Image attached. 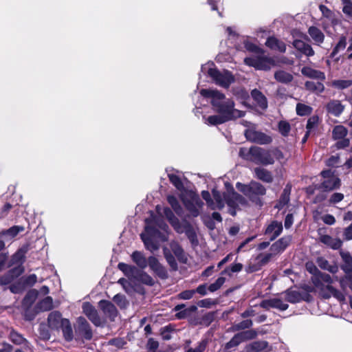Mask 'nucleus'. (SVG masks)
Returning <instances> with one entry per match:
<instances>
[{
  "label": "nucleus",
  "instance_id": "nucleus-44",
  "mask_svg": "<svg viewBox=\"0 0 352 352\" xmlns=\"http://www.w3.org/2000/svg\"><path fill=\"white\" fill-rule=\"evenodd\" d=\"M118 267L128 277L133 276L137 271L135 267L127 265L124 263H120L118 265Z\"/></svg>",
  "mask_w": 352,
  "mask_h": 352
},
{
  "label": "nucleus",
  "instance_id": "nucleus-23",
  "mask_svg": "<svg viewBox=\"0 0 352 352\" xmlns=\"http://www.w3.org/2000/svg\"><path fill=\"white\" fill-rule=\"evenodd\" d=\"M282 231V223L274 221L265 229V234L269 236L270 241H273L281 234Z\"/></svg>",
  "mask_w": 352,
  "mask_h": 352
},
{
  "label": "nucleus",
  "instance_id": "nucleus-31",
  "mask_svg": "<svg viewBox=\"0 0 352 352\" xmlns=\"http://www.w3.org/2000/svg\"><path fill=\"white\" fill-rule=\"evenodd\" d=\"M308 33L316 45H320L323 43L324 35L318 28L314 26L310 27L308 30Z\"/></svg>",
  "mask_w": 352,
  "mask_h": 352
},
{
  "label": "nucleus",
  "instance_id": "nucleus-19",
  "mask_svg": "<svg viewBox=\"0 0 352 352\" xmlns=\"http://www.w3.org/2000/svg\"><path fill=\"white\" fill-rule=\"evenodd\" d=\"M23 272L24 267L22 265H18L10 270L0 278V285H6L10 284L15 278L22 274Z\"/></svg>",
  "mask_w": 352,
  "mask_h": 352
},
{
  "label": "nucleus",
  "instance_id": "nucleus-48",
  "mask_svg": "<svg viewBox=\"0 0 352 352\" xmlns=\"http://www.w3.org/2000/svg\"><path fill=\"white\" fill-rule=\"evenodd\" d=\"M184 232L186 234L192 244H197L198 241L196 232L192 226L187 223H186V228Z\"/></svg>",
  "mask_w": 352,
  "mask_h": 352
},
{
  "label": "nucleus",
  "instance_id": "nucleus-39",
  "mask_svg": "<svg viewBox=\"0 0 352 352\" xmlns=\"http://www.w3.org/2000/svg\"><path fill=\"white\" fill-rule=\"evenodd\" d=\"M170 247L175 256L180 261L184 262L186 258H185L184 252L182 247L179 245L178 243L175 241H172L170 243Z\"/></svg>",
  "mask_w": 352,
  "mask_h": 352
},
{
  "label": "nucleus",
  "instance_id": "nucleus-42",
  "mask_svg": "<svg viewBox=\"0 0 352 352\" xmlns=\"http://www.w3.org/2000/svg\"><path fill=\"white\" fill-rule=\"evenodd\" d=\"M275 79L282 83H288L293 80V76L283 70L277 71L274 74Z\"/></svg>",
  "mask_w": 352,
  "mask_h": 352
},
{
  "label": "nucleus",
  "instance_id": "nucleus-53",
  "mask_svg": "<svg viewBox=\"0 0 352 352\" xmlns=\"http://www.w3.org/2000/svg\"><path fill=\"white\" fill-rule=\"evenodd\" d=\"M168 176L170 182L175 186L177 189L182 190L184 188L182 179L178 175L174 173H168Z\"/></svg>",
  "mask_w": 352,
  "mask_h": 352
},
{
  "label": "nucleus",
  "instance_id": "nucleus-29",
  "mask_svg": "<svg viewBox=\"0 0 352 352\" xmlns=\"http://www.w3.org/2000/svg\"><path fill=\"white\" fill-rule=\"evenodd\" d=\"M340 256L344 263L341 265V269L345 272L346 275L352 274V257L349 252L340 251Z\"/></svg>",
  "mask_w": 352,
  "mask_h": 352
},
{
  "label": "nucleus",
  "instance_id": "nucleus-10",
  "mask_svg": "<svg viewBox=\"0 0 352 352\" xmlns=\"http://www.w3.org/2000/svg\"><path fill=\"white\" fill-rule=\"evenodd\" d=\"M321 175L324 181L321 184V188L325 190H332L340 186V179L330 170H323Z\"/></svg>",
  "mask_w": 352,
  "mask_h": 352
},
{
  "label": "nucleus",
  "instance_id": "nucleus-7",
  "mask_svg": "<svg viewBox=\"0 0 352 352\" xmlns=\"http://www.w3.org/2000/svg\"><path fill=\"white\" fill-rule=\"evenodd\" d=\"M76 340H90L93 337V331L90 324L83 317H78L74 324Z\"/></svg>",
  "mask_w": 352,
  "mask_h": 352
},
{
  "label": "nucleus",
  "instance_id": "nucleus-36",
  "mask_svg": "<svg viewBox=\"0 0 352 352\" xmlns=\"http://www.w3.org/2000/svg\"><path fill=\"white\" fill-rule=\"evenodd\" d=\"M251 95L261 109H265L267 107V99L261 91L257 89H254L252 91Z\"/></svg>",
  "mask_w": 352,
  "mask_h": 352
},
{
  "label": "nucleus",
  "instance_id": "nucleus-64",
  "mask_svg": "<svg viewBox=\"0 0 352 352\" xmlns=\"http://www.w3.org/2000/svg\"><path fill=\"white\" fill-rule=\"evenodd\" d=\"M207 346V341L203 340L199 342L198 345L195 348H190L186 352H204Z\"/></svg>",
  "mask_w": 352,
  "mask_h": 352
},
{
  "label": "nucleus",
  "instance_id": "nucleus-40",
  "mask_svg": "<svg viewBox=\"0 0 352 352\" xmlns=\"http://www.w3.org/2000/svg\"><path fill=\"white\" fill-rule=\"evenodd\" d=\"M131 258L140 268L144 269L147 266L148 260L140 252H134L131 255Z\"/></svg>",
  "mask_w": 352,
  "mask_h": 352
},
{
  "label": "nucleus",
  "instance_id": "nucleus-6",
  "mask_svg": "<svg viewBox=\"0 0 352 352\" xmlns=\"http://www.w3.org/2000/svg\"><path fill=\"white\" fill-rule=\"evenodd\" d=\"M182 201L193 217H197L199 214L200 210L203 206V202L198 195L189 192L186 193V196L182 197Z\"/></svg>",
  "mask_w": 352,
  "mask_h": 352
},
{
  "label": "nucleus",
  "instance_id": "nucleus-38",
  "mask_svg": "<svg viewBox=\"0 0 352 352\" xmlns=\"http://www.w3.org/2000/svg\"><path fill=\"white\" fill-rule=\"evenodd\" d=\"M305 86L307 90L316 94H320L324 90V86L321 82L307 81Z\"/></svg>",
  "mask_w": 352,
  "mask_h": 352
},
{
  "label": "nucleus",
  "instance_id": "nucleus-41",
  "mask_svg": "<svg viewBox=\"0 0 352 352\" xmlns=\"http://www.w3.org/2000/svg\"><path fill=\"white\" fill-rule=\"evenodd\" d=\"M23 230L24 228L23 226H14L6 230L1 232L0 233V236L8 237L9 239H12L14 236H16L19 232H23Z\"/></svg>",
  "mask_w": 352,
  "mask_h": 352
},
{
  "label": "nucleus",
  "instance_id": "nucleus-37",
  "mask_svg": "<svg viewBox=\"0 0 352 352\" xmlns=\"http://www.w3.org/2000/svg\"><path fill=\"white\" fill-rule=\"evenodd\" d=\"M316 263L321 269L327 270L332 274H336L338 271L337 265H330L328 261L322 257L318 258Z\"/></svg>",
  "mask_w": 352,
  "mask_h": 352
},
{
  "label": "nucleus",
  "instance_id": "nucleus-50",
  "mask_svg": "<svg viewBox=\"0 0 352 352\" xmlns=\"http://www.w3.org/2000/svg\"><path fill=\"white\" fill-rule=\"evenodd\" d=\"M331 85L338 89H344L352 85L351 80H335L332 81Z\"/></svg>",
  "mask_w": 352,
  "mask_h": 352
},
{
  "label": "nucleus",
  "instance_id": "nucleus-17",
  "mask_svg": "<svg viewBox=\"0 0 352 352\" xmlns=\"http://www.w3.org/2000/svg\"><path fill=\"white\" fill-rule=\"evenodd\" d=\"M98 305L104 316L109 318L111 320H114L115 318L118 315V311L114 305L111 302L105 300H100Z\"/></svg>",
  "mask_w": 352,
  "mask_h": 352
},
{
  "label": "nucleus",
  "instance_id": "nucleus-25",
  "mask_svg": "<svg viewBox=\"0 0 352 352\" xmlns=\"http://www.w3.org/2000/svg\"><path fill=\"white\" fill-rule=\"evenodd\" d=\"M265 45L271 50L279 52H285L286 50L285 43L273 36L267 39Z\"/></svg>",
  "mask_w": 352,
  "mask_h": 352
},
{
  "label": "nucleus",
  "instance_id": "nucleus-3",
  "mask_svg": "<svg viewBox=\"0 0 352 352\" xmlns=\"http://www.w3.org/2000/svg\"><path fill=\"white\" fill-rule=\"evenodd\" d=\"M236 188L253 203L260 206L263 205L261 197L265 194L266 189L260 183L251 182L249 184H243L237 182Z\"/></svg>",
  "mask_w": 352,
  "mask_h": 352
},
{
  "label": "nucleus",
  "instance_id": "nucleus-20",
  "mask_svg": "<svg viewBox=\"0 0 352 352\" xmlns=\"http://www.w3.org/2000/svg\"><path fill=\"white\" fill-rule=\"evenodd\" d=\"M64 319L65 318H62V315L59 311H52L47 317V324L49 328L52 330H58L63 325Z\"/></svg>",
  "mask_w": 352,
  "mask_h": 352
},
{
  "label": "nucleus",
  "instance_id": "nucleus-13",
  "mask_svg": "<svg viewBox=\"0 0 352 352\" xmlns=\"http://www.w3.org/2000/svg\"><path fill=\"white\" fill-rule=\"evenodd\" d=\"M276 255L273 254V252H270L265 254H260L256 258V264H250L246 271L249 273H252L259 270L262 266L267 264Z\"/></svg>",
  "mask_w": 352,
  "mask_h": 352
},
{
  "label": "nucleus",
  "instance_id": "nucleus-8",
  "mask_svg": "<svg viewBox=\"0 0 352 352\" xmlns=\"http://www.w3.org/2000/svg\"><path fill=\"white\" fill-rule=\"evenodd\" d=\"M252 162L256 164L267 166L274 163V158L272 157L271 149L265 150L261 147L252 146Z\"/></svg>",
  "mask_w": 352,
  "mask_h": 352
},
{
  "label": "nucleus",
  "instance_id": "nucleus-51",
  "mask_svg": "<svg viewBox=\"0 0 352 352\" xmlns=\"http://www.w3.org/2000/svg\"><path fill=\"white\" fill-rule=\"evenodd\" d=\"M346 45V38L345 36H342L340 38L338 43L333 48V52H331V56L334 57L340 51H343Z\"/></svg>",
  "mask_w": 352,
  "mask_h": 352
},
{
  "label": "nucleus",
  "instance_id": "nucleus-22",
  "mask_svg": "<svg viewBox=\"0 0 352 352\" xmlns=\"http://www.w3.org/2000/svg\"><path fill=\"white\" fill-rule=\"evenodd\" d=\"M291 241V236H283L278 239V241H276L275 243H274L271 245L270 250L271 252H273V254H274L276 256L280 254L286 249V248L290 243Z\"/></svg>",
  "mask_w": 352,
  "mask_h": 352
},
{
  "label": "nucleus",
  "instance_id": "nucleus-35",
  "mask_svg": "<svg viewBox=\"0 0 352 352\" xmlns=\"http://www.w3.org/2000/svg\"><path fill=\"white\" fill-rule=\"evenodd\" d=\"M284 296L285 300L290 303H297L302 299V295L298 291L291 289L285 292Z\"/></svg>",
  "mask_w": 352,
  "mask_h": 352
},
{
  "label": "nucleus",
  "instance_id": "nucleus-2",
  "mask_svg": "<svg viewBox=\"0 0 352 352\" xmlns=\"http://www.w3.org/2000/svg\"><path fill=\"white\" fill-rule=\"evenodd\" d=\"M145 224L144 232L140 234V237L146 248L153 252L159 248V245L155 241V238L160 237V235L157 228L166 231L168 226L163 220L153 215L145 220Z\"/></svg>",
  "mask_w": 352,
  "mask_h": 352
},
{
  "label": "nucleus",
  "instance_id": "nucleus-4",
  "mask_svg": "<svg viewBox=\"0 0 352 352\" xmlns=\"http://www.w3.org/2000/svg\"><path fill=\"white\" fill-rule=\"evenodd\" d=\"M201 70L203 73H207L217 85L224 88H228L234 81V78L230 72H220L214 67L213 63L203 65Z\"/></svg>",
  "mask_w": 352,
  "mask_h": 352
},
{
  "label": "nucleus",
  "instance_id": "nucleus-21",
  "mask_svg": "<svg viewBox=\"0 0 352 352\" xmlns=\"http://www.w3.org/2000/svg\"><path fill=\"white\" fill-rule=\"evenodd\" d=\"M161 278H166L168 276L166 269L160 263L158 260L154 256H150L148 258L147 265Z\"/></svg>",
  "mask_w": 352,
  "mask_h": 352
},
{
  "label": "nucleus",
  "instance_id": "nucleus-57",
  "mask_svg": "<svg viewBox=\"0 0 352 352\" xmlns=\"http://www.w3.org/2000/svg\"><path fill=\"white\" fill-rule=\"evenodd\" d=\"M318 122H319L318 116H313L310 117L307 120V126H306L307 131H308V133H311L314 129H315L317 127Z\"/></svg>",
  "mask_w": 352,
  "mask_h": 352
},
{
  "label": "nucleus",
  "instance_id": "nucleus-55",
  "mask_svg": "<svg viewBox=\"0 0 352 352\" xmlns=\"http://www.w3.org/2000/svg\"><path fill=\"white\" fill-rule=\"evenodd\" d=\"M278 131L283 136H287L291 130L289 123L285 120H281L278 122Z\"/></svg>",
  "mask_w": 352,
  "mask_h": 352
},
{
  "label": "nucleus",
  "instance_id": "nucleus-58",
  "mask_svg": "<svg viewBox=\"0 0 352 352\" xmlns=\"http://www.w3.org/2000/svg\"><path fill=\"white\" fill-rule=\"evenodd\" d=\"M340 285L343 290H345L347 286L350 287L352 291V274L345 275L340 279Z\"/></svg>",
  "mask_w": 352,
  "mask_h": 352
},
{
  "label": "nucleus",
  "instance_id": "nucleus-9",
  "mask_svg": "<svg viewBox=\"0 0 352 352\" xmlns=\"http://www.w3.org/2000/svg\"><path fill=\"white\" fill-rule=\"evenodd\" d=\"M244 62L246 65L254 67L256 69L265 71L270 69L274 65L273 60L265 56L245 58Z\"/></svg>",
  "mask_w": 352,
  "mask_h": 352
},
{
  "label": "nucleus",
  "instance_id": "nucleus-27",
  "mask_svg": "<svg viewBox=\"0 0 352 352\" xmlns=\"http://www.w3.org/2000/svg\"><path fill=\"white\" fill-rule=\"evenodd\" d=\"M320 241L327 245L328 247L333 249L338 250L341 248L342 242L340 239L333 238L329 235H322L320 237Z\"/></svg>",
  "mask_w": 352,
  "mask_h": 352
},
{
  "label": "nucleus",
  "instance_id": "nucleus-16",
  "mask_svg": "<svg viewBox=\"0 0 352 352\" xmlns=\"http://www.w3.org/2000/svg\"><path fill=\"white\" fill-rule=\"evenodd\" d=\"M260 306L265 309L275 308L280 311H285L287 309L289 305L279 298H274L267 300H263Z\"/></svg>",
  "mask_w": 352,
  "mask_h": 352
},
{
  "label": "nucleus",
  "instance_id": "nucleus-15",
  "mask_svg": "<svg viewBox=\"0 0 352 352\" xmlns=\"http://www.w3.org/2000/svg\"><path fill=\"white\" fill-rule=\"evenodd\" d=\"M212 193L213 199L212 201L209 204V208L212 210L222 209L225 206V204H227L228 195L225 192L222 194L214 188L212 190Z\"/></svg>",
  "mask_w": 352,
  "mask_h": 352
},
{
  "label": "nucleus",
  "instance_id": "nucleus-45",
  "mask_svg": "<svg viewBox=\"0 0 352 352\" xmlns=\"http://www.w3.org/2000/svg\"><path fill=\"white\" fill-rule=\"evenodd\" d=\"M53 307V301L51 297H46L37 305V309L41 311L50 310Z\"/></svg>",
  "mask_w": 352,
  "mask_h": 352
},
{
  "label": "nucleus",
  "instance_id": "nucleus-60",
  "mask_svg": "<svg viewBox=\"0 0 352 352\" xmlns=\"http://www.w3.org/2000/svg\"><path fill=\"white\" fill-rule=\"evenodd\" d=\"M342 7V12L349 16H352V1L351 0H340Z\"/></svg>",
  "mask_w": 352,
  "mask_h": 352
},
{
  "label": "nucleus",
  "instance_id": "nucleus-5",
  "mask_svg": "<svg viewBox=\"0 0 352 352\" xmlns=\"http://www.w3.org/2000/svg\"><path fill=\"white\" fill-rule=\"evenodd\" d=\"M242 124L247 126L244 134L248 140L260 144H268L272 142V138L266 134L257 131L255 126L248 121H242Z\"/></svg>",
  "mask_w": 352,
  "mask_h": 352
},
{
  "label": "nucleus",
  "instance_id": "nucleus-26",
  "mask_svg": "<svg viewBox=\"0 0 352 352\" xmlns=\"http://www.w3.org/2000/svg\"><path fill=\"white\" fill-rule=\"evenodd\" d=\"M313 283L316 287L320 289L321 291V287H325L327 285H324L322 283V282H324L325 283H327V285H331L333 283V280L330 275L325 273L320 272L319 274L314 277L312 280Z\"/></svg>",
  "mask_w": 352,
  "mask_h": 352
},
{
  "label": "nucleus",
  "instance_id": "nucleus-24",
  "mask_svg": "<svg viewBox=\"0 0 352 352\" xmlns=\"http://www.w3.org/2000/svg\"><path fill=\"white\" fill-rule=\"evenodd\" d=\"M293 45L296 50L307 56L314 55V51L311 46L300 39H295L293 41Z\"/></svg>",
  "mask_w": 352,
  "mask_h": 352
},
{
  "label": "nucleus",
  "instance_id": "nucleus-49",
  "mask_svg": "<svg viewBox=\"0 0 352 352\" xmlns=\"http://www.w3.org/2000/svg\"><path fill=\"white\" fill-rule=\"evenodd\" d=\"M38 293V291L36 289L29 291L23 299V304L27 306H30L36 299Z\"/></svg>",
  "mask_w": 352,
  "mask_h": 352
},
{
  "label": "nucleus",
  "instance_id": "nucleus-63",
  "mask_svg": "<svg viewBox=\"0 0 352 352\" xmlns=\"http://www.w3.org/2000/svg\"><path fill=\"white\" fill-rule=\"evenodd\" d=\"M113 300L120 308H125L128 305L125 296L121 294H116Z\"/></svg>",
  "mask_w": 352,
  "mask_h": 352
},
{
  "label": "nucleus",
  "instance_id": "nucleus-11",
  "mask_svg": "<svg viewBox=\"0 0 352 352\" xmlns=\"http://www.w3.org/2000/svg\"><path fill=\"white\" fill-rule=\"evenodd\" d=\"M256 332L254 330H248L236 334L227 344L226 348L230 349L238 346L240 343L254 338Z\"/></svg>",
  "mask_w": 352,
  "mask_h": 352
},
{
  "label": "nucleus",
  "instance_id": "nucleus-18",
  "mask_svg": "<svg viewBox=\"0 0 352 352\" xmlns=\"http://www.w3.org/2000/svg\"><path fill=\"white\" fill-rule=\"evenodd\" d=\"M321 295L324 298L333 296L340 302H344L346 299L345 295L342 292L329 285H327L325 287H321Z\"/></svg>",
  "mask_w": 352,
  "mask_h": 352
},
{
  "label": "nucleus",
  "instance_id": "nucleus-43",
  "mask_svg": "<svg viewBox=\"0 0 352 352\" xmlns=\"http://www.w3.org/2000/svg\"><path fill=\"white\" fill-rule=\"evenodd\" d=\"M347 129L342 125L336 126L332 131V136L335 140H340L345 138L347 135Z\"/></svg>",
  "mask_w": 352,
  "mask_h": 352
},
{
  "label": "nucleus",
  "instance_id": "nucleus-33",
  "mask_svg": "<svg viewBox=\"0 0 352 352\" xmlns=\"http://www.w3.org/2000/svg\"><path fill=\"white\" fill-rule=\"evenodd\" d=\"M61 329L63 331V336L64 339L67 342H71L73 340L74 331L71 325V323L68 319H64L63 322V325L61 326Z\"/></svg>",
  "mask_w": 352,
  "mask_h": 352
},
{
  "label": "nucleus",
  "instance_id": "nucleus-56",
  "mask_svg": "<svg viewBox=\"0 0 352 352\" xmlns=\"http://www.w3.org/2000/svg\"><path fill=\"white\" fill-rule=\"evenodd\" d=\"M24 252L21 250H18L12 257L10 265L14 264H19V265H22L21 264L24 261Z\"/></svg>",
  "mask_w": 352,
  "mask_h": 352
},
{
  "label": "nucleus",
  "instance_id": "nucleus-12",
  "mask_svg": "<svg viewBox=\"0 0 352 352\" xmlns=\"http://www.w3.org/2000/svg\"><path fill=\"white\" fill-rule=\"evenodd\" d=\"M247 204L246 199L235 191H232L230 195H228L227 199V205L230 208L229 212L231 215L236 214L235 208L239 206H245Z\"/></svg>",
  "mask_w": 352,
  "mask_h": 352
},
{
  "label": "nucleus",
  "instance_id": "nucleus-59",
  "mask_svg": "<svg viewBox=\"0 0 352 352\" xmlns=\"http://www.w3.org/2000/svg\"><path fill=\"white\" fill-rule=\"evenodd\" d=\"M252 146L249 149L241 148L239 150V156L244 160L252 162L253 155L252 153Z\"/></svg>",
  "mask_w": 352,
  "mask_h": 352
},
{
  "label": "nucleus",
  "instance_id": "nucleus-52",
  "mask_svg": "<svg viewBox=\"0 0 352 352\" xmlns=\"http://www.w3.org/2000/svg\"><path fill=\"white\" fill-rule=\"evenodd\" d=\"M167 201L177 214H180L182 212V207L177 199L175 196L168 195L167 197Z\"/></svg>",
  "mask_w": 352,
  "mask_h": 352
},
{
  "label": "nucleus",
  "instance_id": "nucleus-62",
  "mask_svg": "<svg viewBox=\"0 0 352 352\" xmlns=\"http://www.w3.org/2000/svg\"><path fill=\"white\" fill-rule=\"evenodd\" d=\"M10 338L11 341L16 344H21L25 341V338L21 335L14 331L10 332Z\"/></svg>",
  "mask_w": 352,
  "mask_h": 352
},
{
  "label": "nucleus",
  "instance_id": "nucleus-54",
  "mask_svg": "<svg viewBox=\"0 0 352 352\" xmlns=\"http://www.w3.org/2000/svg\"><path fill=\"white\" fill-rule=\"evenodd\" d=\"M226 282V278L223 276L219 277L214 283L210 284L208 289L210 292H214L219 290Z\"/></svg>",
  "mask_w": 352,
  "mask_h": 352
},
{
  "label": "nucleus",
  "instance_id": "nucleus-46",
  "mask_svg": "<svg viewBox=\"0 0 352 352\" xmlns=\"http://www.w3.org/2000/svg\"><path fill=\"white\" fill-rule=\"evenodd\" d=\"M296 113L300 116H308L311 113L313 109L311 107L302 104L298 103L296 108Z\"/></svg>",
  "mask_w": 352,
  "mask_h": 352
},
{
  "label": "nucleus",
  "instance_id": "nucleus-34",
  "mask_svg": "<svg viewBox=\"0 0 352 352\" xmlns=\"http://www.w3.org/2000/svg\"><path fill=\"white\" fill-rule=\"evenodd\" d=\"M256 177L265 182L271 183L273 181V177L270 171L265 168L258 167L254 169Z\"/></svg>",
  "mask_w": 352,
  "mask_h": 352
},
{
  "label": "nucleus",
  "instance_id": "nucleus-30",
  "mask_svg": "<svg viewBox=\"0 0 352 352\" xmlns=\"http://www.w3.org/2000/svg\"><path fill=\"white\" fill-rule=\"evenodd\" d=\"M204 123L209 126H214L218 124H223L228 121H230L229 119H227V117L223 116L222 114L219 113V115H213L208 116V118L204 117Z\"/></svg>",
  "mask_w": 352,
  "mask_h": 352
},
{
  "label": "nucleus",
  "instance_id": "nucleus-32",
  "mask_svg": "<svg viewBox=\"0 0 352 352\" xmlns=\"http://www.w3.org/2000/svg\"><path fill=\"white\" fill-rule=\"evenodd\" d=\"M327 109L328 113L335 116H339L344 110V106L339 100H332L327 104Z\"/></svg>",
  "mask_w": 352,
  "mask_h": 352
},
{
  "label": "nucleus",
  "instance_id": "nucleus-14",
  "mask_svg": "<svg viewBox=\"0 0 352 352\" xmlns=\"http://www.w3.org/2000/svg\"><path fill=\"white\" fill-rule=\"evenodd\" d=\"M82 311L94 324L97 327L102 325L103 321L99 316L97 310L89 302L83 303Z\"/></svg>",
  "mask_w": 352,
  "mask_h": 352
},
{
  "label": "nucleus",
  "instance_id": "nucleus-28",
  "mask_svg": "<svg viewBox=\"0 0 352 352\" xmlns=\"http://www.w3.org/2000/svg\"><path fill=\"white\" fill-rule=\"evenodd\" d=\"M301 73L310 78L313 79H317L320 80H325V74L324 73L316 70L314 69H312L309 67H304L301 69Z\"/></svg>",
  "mask_w": 352,
  "mask_h": 352
},
{
  "label": "nucleus",
  "instance_id": "nucleus-47",
  "mask_svg": "<svg viewBox=\"0 0 352 352\" xmlns=\"http://www.w3.org/2000/svg\"><path fill=\"white\" fill-rule=\"evenodd\" d=\"M163 252L164 257L168 263L169 264V265L170 266V267L173 270H176L177 269V263L176 262L175 257L171 254L169 249L165 247L163 248Z\"/></svg>",
  "mask_w": 352,
  "mask_h": 352
},
{
  "label": "nucleus",
  "instance_id": "nucleus-1",
  "mask_svg": "<svg viewBox=\"0 0 352 352\" xmlns=\"http://www.w3.org/2000/svg\"><path fill=\"white\" fill-rule=\"evenodd\" d=\"M201 95L210 100V103L214 111L227 117L230 120L242 118L245 112L234 108V102L217 89H203L200 91Z\"/></svg>",
  "mask_w": 352,
  "mask_h": 352
},
{
  "label": "nucleus",
  "instance_id": "nucleus-61",
  "mask_svg": "<svg viewBox=\"0 0 352 352\" xmlns=\"http://www.w3.org/2000/svg\"><path fill=\"white\" fill-rule=\"evenodd\" d=\"M170 223L177 233H184L186 228V223H181L178 218L174 219Z\"/></svg>",
  "mask_w": 352,
  "mask_h": 352
}]
</instances>
